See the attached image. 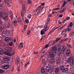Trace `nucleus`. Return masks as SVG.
Masks as SVG:
<instances>
[{
	"instance_id": "f257e3e1",
	"label": "nucleus",
	"mask_w": 74,
	"mask_h": 74,
	"mask_svg": "<svg viewBox=\"0 0 74 74\" xmlns=\"http://www.w3.org/2000/svg\"><path fill=\"white\" fill-rule=\"evenodd\" d=\"M68 62L70 63L71 67L73 68L74 67V61L73 58L72 57H69L68 60Z\"/></svg>"
},
{
	"instance_id": "f03ea898",
	"label": "nucleus",
	"mask_w": 74,
	"mask_h": 74,
	"mask_svg": "<svg viewBox=\"0 0 74 74\" xmlns=\"http://www.w3.org/2000/svg\"><path fill=\"white\" fill-rule=\"evenodd\" d=\"M63 51L61 49H58V54L57 55V57L58 58H59L61 56H62V53Z\"/></svg>"
},
{
	"instance_id": "7ed1b4c3",
	"label": "nucleus",
	"mask_w": 74,
	"mask_h": 74,
	"mask_svg": "<svg viewBox=\"0 0 74 74\" xmlns=\"http://www.w3.org/2000/svg\"><path fill=\"white\" fill-rule=\"evenodd\" d=\"M3 19L5 21H7V18H8V14L7 13H4L2 15Z\"/></svg>"
},
{
	"instance_id": "20e7f679",
	"label": "nucleus",
	"mask_w": 74,
	"mask_h": 74,
	"mask_svg": "<svg viewBox=\"0 0 74 74\" xmlns=\"http://www.w3.org/2000/svg\"><path fill=\"white\" fill-rule=\"evenodd\" d=\"M10 16L11 19V20L13 23H17V22L16 21V20L15 19L13 18H14L13 14L10 15Z\"/></svg>"
},
{
	"instance_id": "39448f33",
	"label": "nucleus",
	"mask_w": 74,
	"mask_h": 74,
	"mask_svg": "<svg viewBox=\"0 0 74 74\" xmlns=\"http://www.w3.org/2000/svg\"><path fill=\"white\" fill-rule=\"evenodd\" d=\"M8 49V50L9 51V52L10 53L9 55H12V54H14L15 53V52L14 51V50H12V48L10 47H7Z\"/></svg>"
},
{
	"instance_id": "423d86ee",
	"label": "nucleus",
	"mask_w": 74,
	"mask_h": 74,
	"mask_svg": "<svg viewBox=\"0 0 74 74\" xmlns=\"http://www.w3.org/2000/svg\"><path fill=\"white\" fill-rule=\"evenodd\" d=\"M2 68L3 69L7 70L8 69L10 68V65L7 64H4L2 65Z\"/></svg>"
},
{
	"instance_id": "0eeeda50",
	"label": "nucleus",
	"mask_w": 74,
	"mask_h": 74,
	"mask_svg": "<svg viewBox=\"0 0 74 74\" xmlns=\"http://www.w3.org/2000/svg\"><path fill=\"white\" fill-rule=\"evenodd\" d=\"M51 69V66H47L45 69V71L46 72H49L50 70Z\"/></svg>"
},
{
	"instance_id": "6e6552de",
	"label": "nucleus",
	"mask_w": 74,
	"mask_h": 74,
	"mask_svg": "<svg viewBox=\"0 0 74 74\" xmlns=\"http://www.w3.org/2000/svg\"><path fill=\"white\" fill-rule=\"evenodd\" d=\"M55 72L57 74H59V73H60V69H59V67L56 68Z\"/></svg>"
},
{
	"instance_id": "1a4fd4ad",
	"label": "nucleus",
	"mask_w": 74,
	"mask_h": 74,
	"mask_svg": "<svg viewBox=\"0 0 74 74\" xmlns=\"http://www.w3.org/2000/svg\"><path fill=\"white\" fill-rule=\"evenodd\" d=\"M41 8V6H39L36 10V12L38 14H40V10Z\"/></svg>"
},
{
	"instance_id": "9d476101",
	"label": "nucleus",
	"mask_w": 74,
	"mask_h": 74,
	"mask_svg": "<svg viewBox=\"0 0 74 74\" xmlns=\"http://www.w3.org/2000/svg\"><path fill=\"white\" fill-rule=\"evenodd\" d=\"M71 54V51L69 50H67L66 52V56H70V55Z\"/></svg>"
},
{
	"instance_id": "9b49d317",
	"label": "nucleus",
	"mask_w": 74,
	"mask_h": 74,
	"mask_svg": "<svg viewBox=\"0 0 74 74\" xmlns=\"http://www.w3.org/2000/svg\"><path fill=\"white\" fill-rule=\"evenodd\" d=\"M48 23H46L45 25V26L44 27V29H45L44 30L46 32L47 31L48 29Z\"/></svg>"
},
{
	"instance_id": "f8f14e48",
	"label": "nucleus",
	"mask_w": 74,
	"mask_h": 74,
	"mask_svg": "<svg viewBox=\"0 0 74 74\" xmlns=\"http://www.w3.org/2000/svg\"><path fill=\"white\" fill-rule=\"evenodd\" d=\"M52 51L53 52L56 53V47H53L52 49Z\"/></svg>"
},
{
	"instance_id": "ddd939ff",
	"label": "nucleus",
	"mask_w": 74,
	"mask_h": 74,
	"mask_svg": "<svg viewBox=\"0 0 74 74\" xmlns=\"http://www.w3.org/2000/svg\"><path fill=\"white\" fill-rule=\"evenodd\" d=\"M49 56L50 58H54L55 57V54L54 53H52L49 55Z\"/></svg>"
},
{
	"instance_id": "4468645a",
	"label": "nucleus",
	"mask_w": 74,
	"mask_h": 74,
	"mask_svg": "<svg viewBox=\"0 0 74 74\" xmlns=\"http://www.w3.org/2000/svg\"><path fill=\"white\" fill-rule=\"evenodd\" d=\"M55 62V61L54 59H51L50 60V62L52 64H54Z\"/></svg>"
},
{
	"instance_id": "2eb2a0df",
	"label": "nucleus",
	"mask_w": 74,
	"mask_h": 74,
	"mask_svg": "<svg viewBox=\"0 0 74 74\" xmlns=\"http://www.w3.org/2000/svg\"><path fill=\"white\" fill-rule=\"evenodd\" d=\"M64 66H65L64 65L60 66V70H61V71H63L65 68H64Z\"/></svg>"
},
{
	"instance_id": "dca6fc26",
	"label": "nucleus",
	"mask_w": 74,
	"mask_h": 74,
	"mask_svg": "<svg viewBox=\"0 0 74 74\" xmlns=\"http://www.w3.org/2000/svg\"><path fill=\"white\" fill-rule=\"evenodd\" d=\"M46 31L44 30V29H42L40 32V34L41 35H44Z\"/></svg>"
},
{
	"instance_id": "f3484780",
	"label": "nucleus",
	"mask_w": 74,
	"mask_h": 74,
	"mask_svg": "<svg viewBox=\"0 0 74 74\" xmlns=\"http://www.w3.org/2000/svg\"><path fill=\"white\" fill-rule=\"evenodd\" d=\"M9 57L5 56H3V60H6L7 61V60H8L9 59Z\"/></svg>"
},
{
	"instance_id": "a211bd4d",
	"label": "nucleus",
	"mask_w": 74,
	"mask_h": 74,
	"mask_svg": "<svg viewBox=\"0 0 74 74\" xmlns=\"http://www.w3.org/2000/svg\"><path fill=\"white\" fill-rule=\"evenodd\" d=\"M68 71H69V69L68 68H65L64 69L63 71H62L63 73H67L68 72Z\"/></svg>"
},
{
	"instance_id": "6ab92c4d",
	"label": "nucleus",
	"mask_w": 74,
	"mask_h": 74,
	"mask_svg": "<svg viewBox=\"0 0 74 74\" xmlns=\"http://www.w3.org/2000/svg\"><path fill=\"white\" fill-rule=\"evenodd\" d=\"M5 40L6 41H11L10 37H6L5 38Z\"/></svg>"
},
{
	"instance_id": "aec40b11",
	"label": "nucleus",
	"mask_w": 74,
	"mask_h": 74,
	"mask_svg": "<svg viewBox=\"0 0 74 74\" xmlns=\"http://www.w3.org/2000/svg\"><path fill=\"white\" fill-rule=\"evenodd\" d=\"M67 32V29H64L62 31V32L61 34L62 35H63V36L64 35V33H66V32Z\"/></svg>"
},
{
	"instance_id": "412c9836",
	"label": "nucleus",
	"mask_w": 74,
	"mask_h": 74,
	"mask_svg": "<svg viewBox=\"0 0 74 74\" xmlns=\"http://www.w3.org/2000/svg\"><path fill=\"white\" fill-rule=\"evenodd\" d=\"M17 19L19 23L21 22H22V19H21V18H17Z\"/></svg>"
},
{
	"instance_id": "4be33fe9",
	"label": "nucleus",
	"mask_w": 74,
	"mask_h": 74,
	"mask_svg": "<svg viewBox=\"0 0 74 74\" xmlns=\"http://www.w3.org/2000/svg\"><path fill=\"white\" fill-rule=\"evenodd\" d=\"M32 3V1L31 0H27L26 2V3L27 4H30Z\"/></svg>"
},
{
	"instance_id": "5701e85b",
	"label": "nucleus",
	"mask_w": 74,
	"mask_h": 74,
	"mask_svg": "<svg viewBox=\"0 0 74 74\" xmlns=\"http://www.w3.org/2000/svg\"><path fill=\"white\" fill-rule=\"evenodd\" d=\"M23 43H21L19 46V49H21V48H23Z\"/></svg>"
},
{
	"instance_id": "b1692460",
	"label": "nucleus",
	"mask_w": 74,
	"mask_h": 74,
	"mask_svg": "<svg viewBox=\"0 0 74 74\" xmlns=\"http://www.w3.org/2000/svg\"><path fill=\"white\" fill-rule=\"evenodd\" d=\"M46 62L47 60H45V59L43 60L42 63L43 64V65H45V63H46Z\"/></svg>"
},
{
	"instance_id": "393cba45",
	"label": "nucleus",
	"mask_w": 74,
	"mask_h": 74,
	"mask_svg": "<svg viewBox=\"0 0 74 74\" xmlns=\"http://www.w3.org/2000/svg\"><path fill=\"white\" fill-rule=\"evenodd\" d=\"M4 32L7 34V36H8L9 34V31L8 30H6Z\"/></svg>"
},
{
	"instance_id": "a878e982",
	"label": "nucleus",
	"mask_w": 74,
	"mask_h": 74,
	"mask_svg": "<svg viewBox=\"0 0 74 74\" xmlns=\"http://www.w3.org/2000/svg\"><path fill=\"white\" fill-rule=\"evenodd\" d=\"M1 36L3 37H5L6 36H8V35H7V34L5 33V32H3V33H2Z\"/></svg>"
},
{
	"instance_id": "bb28decb",
	"label": "nucleus",
	"mask_w": 74,
	"mask_h": 74,
	"mask_svg": "<svg viewBox=\"0 0 74 74\" xmlns=\"http://www.w3.org/2000/svg\"><path fill=\"white\" fill-rule=\"evenodd\" d=\"M73 23L71 22L69 24V26H68V27H71L73 26Z\"/></svg>"
},
{
	"instance_id": "cd10ccee",
	"label": "nucleus",
	"mask_w": 74,
	"mask_h": 74,
	"mask_svg": "<svg viewBox=\"0 0 74 74\" xmlns=\"http://www.w3.org/2000/svg\"><path fill=\"white\" fill-rule=\"evenodd\" d=\"M4 73V71L3 70L0 69V74H3Z\"/></svg>"
},
{
	"instance_id": "c85d7f7f",
	"label": "nucleus",
	"mask_w": 74,
	"mask_h": 74,
	"mask_svg": "<svg viewBox=\"0 0 74 74\" xmlns=\"http://www.w3.org/2000/svg\"><path fill=\"white\" fill-rule=\"evenodd\" d=\"M14 44L13 42H10L9 43V45L10 46H14Z\"/></svg>"
},
{
	"instance_id": "c756f323",
	"label": "nucleus",
	"mask_w": 74,
	"mask_h": 74,
	"mask_svg": "<svg viewBox=\"0 0 74 74\" xmlns=\"http://www.w3.org/2000/svg\"><path fill=\"white\" fill-rule=\"evenodd\" d=\"M66 46H63V48L62 49V52H64V51H65V49H66Z\"/></svg>"
},
{
	"instance_id": "7c9ffc66",
	"label": "nucleus",
	"mask_w": 74,
	"mask_h": 74,
	"mask_svg": "<svg viewBox=\"0 0 74 74\" xmlns=\"http://www.w3.org/2000/svg\"><path fill=\"white\" fill-rule=\"evenodd\" d=\"M15 62L16 63H17V64H18V63H19V60L18 59H16L15 60Z\"/></svg>"
},
{
	"instance_id": "2f4dec72",
	"label": "nucleus",
	"mask_w": 74,
	"mask_h": 74,
	"mask_svg": "<svg viewBox=\"0 0 74 74\" xmlns=\"http://www.w3.org/2000/svg\"><path fill=\"white\" fill-rule=\"evenodd\" d=\"M53 52L52 51V50H50L49 51L48 53L49 54V55H50V54H51V53H53Z\"/></svg>"
},
{
	"instance_id": "473e14b6",
	"label": "nucleus",
	"mask_w": 74,
	"mask_h": 74,
	"mask_svg": "<svg viewBox=\"0 0 74 74\" xmlns=\"http://www.w3.org/2000/svg\"><path fill=\"white\" fill-rule=\"evenodd\" d=\"M66 45L68 47H69V48H71V45L70 44H67Z\"/></svg>"
},
{
	"instance_id": "72a5a7b5",
	"label": "nucleus",
	"mask_w": 74,
	"mask_h": 74,
	"mask_svg": "<svg viewBox=\"0 0 74 74\" xmlns=\"http://www.w3.org/2000/svg\"><path fill=\"white\" fill-rule=\"evenodd\" d=\"M45 71H44V69H42V70H41V72L42 73H45Z\"/></svg>"
},
{
	"instance_id": "f704fd0d",
	"label": "nucleus",
	"mask_w": 74,
	"mask_h": 74,
	"mask_svg": "<svg viewBox=\"0 0 74 74\" xmlns=\"http://www.w3.org/2000/svg\"><path fill=\"white\" fill-rule=\"evenodd\" d=\"M30 64V62H27V63H26L25 64V67H27V64Z\"/></svg>"
},
{
	"instance_id": "c9c22d12",
	"label": "nucleus",
	"mask_w": 74,
	"mask_h": 74,
	"mask_svg": "<svg viewBox=\"0 0 74 74\" xmlns=\"http://www.w3.org/2000/svg\"><path fill=\"white\" fill-rule=\"evenodd\" d=\"M22 12H24V13H25L26 12V10L25 9H23Z\"/></svg>"
},
{
	"instance_id": "e433bc0d",
	"label": "nucleus",
	"mask_w": 74,
	"mask_h": 74,
	"mask_svg": "<svg viewBox=\"0 0 74 74\" xmlns=\"http://www.w3.org/2000/svg\"><path fill=\"white\" fill-rule=\"evenodd\" d=\"M66 4V2H65V1H64V3L63 4L62 6V7H64V6H65Z\"/></svg>"
},
{
	"instance_id": "4c0bfd02",
	"label": "nucleus",
	"mask_w": 74,
	"mask_h": 74,
	"mask_svg": "<svg viewBox=\"0 0 74 74\" xmlns=\"http://www.w3.org/2000/svg\"><path fill=\"white\" fill-rule=\"evenodd\" d=\"M25 22L27 23H29V21L28 19H27L25 20Z\"/></svg>"
},
{
	"instance_id": "58836bf2",
	"label": "nucleus",
	"mask_w": 74,
	"mask_h": 74,
	"mask_svg": "<svg viewBox=\"0 0 74 74\" xmlns=\"http://www.w3.org/2000/svg\"><path fill=\"white\" fill-rule=\"evenodd\" d=\"M60 9H59V8H57L55 9H53V11H55V10H60Z\"/></svg>"
},
{
	"instance_id": "ea45409f",
	"label": "nucleus",
	"mask_w": 74,
	"mask_h": 74,
	"mask_svg": "<svg viewBox=\"0 0 74 74\" xmlns=\"http://www.w3.org/2000/svg\"><path fill=\"white\" fill-rule=\"evenodd\" d=\"M10 26V24L9 23H8L6 24V27H8Z\"/></svg>"
},
{
	"instance_id": "a19ab883",
	"label": "nucleus",
	"mask_w": 74,
	"mask_h": 74,
	"mask_svg": "<svg viewBox=\"0 0 74 74\" xmlns=\"http://www.w3.org/2000/svg\"><path fill=\"white\" fill-rule=\"evenodd\" d=\"M58 23L60 24V25H61L62 24V22L60 21V20H59L58 21Z\"/></svg>"
},
{
	"instance_id": "79ce46f5",
	"label": "nucleus",
	"mask_w": 74,
	"mask_h": 74,
	"mask_svg": "<svg viewBox=\"0 0 74 74\" xmlns=\"http://www.w3.org/2000/svg\"><path fill=\"white\" fill-rule=\"evenodd\" d=\"M1 16V13H0V18ZM3 23V21L1 20H0V24H2V23Z\"/></svg>"
},
{
	"instance_id": "37998d69",
	"label": "nucleus",
	"mask_w": 74,
	"mask_h": 74,
	"mask_svg": "<svg viewBox=\"0 0 74 74\" xmlns=\"http://www.w3.org/2000/svg\"><path fill=\"white\" fill-rule=\"evenodd\" d=\"M60 38H58L56 40V42H57V41H58L59 40H60Z\"/></svg>"
},
{
	"instance_id": "c03bdc74",
	"label": "nucleus",
	"mask_w": 74,
	"mask_h": 74,
	"mask_svg": "<svg viewBox=\"0 0 74 74\" xmlns=\"http://www.w3.org/2000/svg\"><path fill=\"white\" fill-rule=\"evenodd\" d=\"M18 71H20V70H19V66H17V69Z\"/></svg>"
},
{
	"instance_id": "a18cd8bd",
	"label": "nucleus",
	"mask_w": 74,
	"mask_h": 74,
	"mask_svg": "<svg viewBox=\"0 0 74 74\" xmlns=\"http://www.w3.org/2000/svg\"><path fill=\"white\" fill-rule=\"evenodd\" d=\"M30 17H31V15L30 14H29L28 15L27 17L28 18L30 19Z\"/></svg>"
},
{
	"instance_id": "49530a36",
	"label": "nucleus",
	"mask_w": 74,
	"mask_h": 74,
	"mask_svg": "<svg viewBox=\"0 0 74 74\" xmlns=\"http://www.w3.org/2000/svg\"><path fill=\"white\" fill-rule=\"evenodd\" d=\"M5 2L6 3H7V4H9V1H8L7 0H5Z\"/></svg>"
},
{
	"instance_id": "de8ad7c7",
	"label": "nucleus",
	"mask_w": 74,
	"mask_h": 74,
	"mask_svg": "<svg viewBox=\"0 0 74 74\" xmlns=\"http://www.w3.org/2000/svg\"><path fill=\"white\" fill-rule=\"evenodd\" d=\"M44 40V38H42L40 39V41H43Z\"/></svg>"
},
{
	"instance_id": "09e8293b",
	"label": "nucleus",
	"mask_w": 74,
	"mask_h": 74,
	"mask_svg": "<svg viewBox=\"0 0 74 74\" xmlns=\"http://www.w3.org/2000/svg\"><path fill=\"white\" fill-rule=\"evenodd\" d=\"M48 47H49V45H47L44 47V49H45V48H48Z\"/></svg>"
},
{
	"instance_id": "8fccbe9b",
	"label": "nucleus",
	"mask_w": 74,
	"mask_h": 74,
	"mask_svg": "<svg viewBox=\"0 0 74 74\" xmlns=\"http://www.w3.org/2000/svg\"><path fill=\"white\" fill-rule=\"evenodd\" d=\"M24 12H23L21 11V15L22 16H23V14H24Z\"/></svg>"
},
{
	"instance_id": "3c124183",
	"label": "nucleus",
	"mask_w": 74,
	"mask_h": 74,
	"mask_svg": "<svg viewBox=\"0 0 74 74\" xmlns=\"http://www.w3.org/2000/svg\"><path fill=\"white\" fill-rule=\"evenodd\" d=\"M62 17H63V14H60L59 16V18H62Z\"/></svg>"
},
{
	"instance_id": "603ef678",
	"label": "nucleus",
	"mask_w": 74,
	"mask_h": 74,
	"mask_svg": "<svg viewBox=\"0 0 74 74\" xmlns=\"http://www.w3.org/2000/svg\"><path fill=\"white\" fill-rule=\"evenodd\" d=\"M53 30H52V29H51L50 32L49 34H51V33H52V32H53Z\"/></svg>"
},
{
	"instance_id": "864d4df0",
	"label": "nucleus",
	"mask_w": 74,
	"mask_h": 74,
	"mask_svg": "<svg viewBox=\"0 0 74 74\" xmlns=\"http://www.w3.org/2000/svg\"><path fill=\"white\" fill-rule=\"evenodd\" d=\"M72 34V33H71L70 34V35H69V36L70 37H72V36H73V34Z\"/></svg>"
},
{
	"instance_id": "5fc2aeb1",
	"label": "nucleus",
	"mask_w": 74,
	"mask_h": 74,
	"mask_svg": "<svg viewBox=\"0 0 74 74\" xmlns=\"http://www.w3.org/2000/svg\"><path fill=\"white\" fill-rule=\"evenodd\" d=\"M67 30H68V32H69V31H70V30H71V29L70 28H68L67 29Z\"/></svg>"
},
{
	"instance_id": "6e6d98bb",
	"label": "nucleus",
	"mask_w": 74,
	"mask_h": 74,
	"mask_svg": "<svg viewBox=\"0 0 74 74\" xmlns=\"http://www.w3.org/2000/svg\"><path fill=\"white\" fill-rule=\"evenodd\" d=\"M22 8H23V9H25V5H23L22 6Z\"/></svg>"
},
{
	"instance_id": "4d7b16f0",
	"label": "nucleus",
	"mask_w": 74,
	"mask_h": 74,
	"mask_svg": "<svg viewBox=\"0 0 74 74\" xmlns=\"http://www.w3.org/2000/svg\"><path fill=\"white\" fill-rule=\"evenodd\" d=\"M9 13H10V15H12V14H13V13H12L11 11H10Z\"/></svg>"
},
{
	"instance_id": "13d9d810",
	"label": "nucleus",
	"mask_w": 74,
	"mask_h": 74,
	"mask_svg": "<svg viewBox=\"0 0 74 74\" xmlns=\"http://www.w3.org/2000/svg\"><path fill=\"white\" fill-rule=\"evenodd\" d=\"M27 25H24V29H25H25H26V28H27Z\"/></svg>"
},
{
	"instance_id": "bf43d9fd",
	"label": "nucleus",
	"mask_w": 74,
	"mask_h": 74,
	"mask_svg": "<svg viewBox=\"0 0 74 74\" xmlns=\"http://www.w3.org/2000/svg\"><path fill=\"white\" fill-rule=\"evenodd\" d=\"M67 34H65L64 35V38H66V37H67Z\"/></svg>"
},
{
	"instance_id": "052dcab7",
	"label": "nucleus",
	"mask_w": 74,
	"mask_h": 74,
	"mask_svg": "<svg viewBox=\"0 0 74 74\" xmlns=\"http://www.w3.org/2000/svg\"><path fill=\"white\" fill-rule=\"evenodd\" d=\"M67 20L66 19H64V22H63V23H65V22H67Z\"/></svg>"
},
{
	"instance_id": "680f3d73",
	"label": "nucleus",
	"mask_w": 74,
	"mask_h": 74,
	"mask_svg": "<svg viewBox=\"0 0 74 74\" xmlns=\"http://www.w3.org/2000/svg\"><path fill=\"white\" fill-rule=\"evenodd\" d=\"M52 14H49V15L48 16V17H51V16Z\"/></svg>"
},
{
	"instance_id": "e2e57ef3",
	"label": "nucleus",
	"mask_w": 74,
	"mask_h": 74,
	"mask_svg": "<svg viewBox=\"0 0 74 74\" xmlns=\"http://www.w3.org/2000/svg\"><path fill=\"white\" fill-rule=\"evenodd\" d=\"M2 7H3V5L2 4H0V8H1Z\"/></svg>"
},
{
	"instance_id": "0e129e2a",
	"label": "nucleus",
	"mask_w": 74,
	"mask_h": 74,
	"mask_svg": "<svg viewBox=\"0 0 74 74\" xmlns=\"http://www.w3.org/2000/svg\"><path fill=\"white\" fill-rule=\"evenodd\" d=\"M45 5V4L44 3H42L41 4V5L42 6H43V5Z\"/></svg>"
},
{
	"instance_id": "69168bd1",
	"label": "nucleus",
	"mask_w": 74,
	"mask_h": 74,
	"mask_svg": "<svg viewBox=\"0 0 74 74\" xmlns=\"http://www.w3.org/2000/svg\"><path fill=\"white\" fill-rule=\"evenodd\" d=\"M66 19L67 21H68L70 19V17H68L66 18Z\"/></svg>"
},
{
	"instance_id": "338daca9",
	"label": "nucleus",
	"mask_w": 74,
	"mask_h": 74,
	"mask_svg": "<svg viewBox=\"0 0 74 74\" xmlns=\"http://www.w3.org/2000/svg\"><path fill=\"white\" fill-rule=\"evenodd\" d=\"M67 38L65 39H63L62 40L63 41H67Z\"/></svg>"
},
{
	"instance_id": "774afa93",
	"label": "nucleus",
	"mask_w": 74,
	"mask_h": 74,
	"mask_svg": "<svg viewBox=\"0 0 74 74\" xmlns=\"http://www.w3.org/2000/svg\"><path fill=\"white\" fill-rule=\"evenodd\" d=\"M3 51V49H0V53H1V52Z\"/></svg>"
}]
</instances>
